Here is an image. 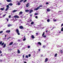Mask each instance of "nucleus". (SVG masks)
Wrapping results in <instances>:
<instances>
[{
	"label": "nucleus",
	"instance_id": "nucleus-43",
	"mask_svg": "<svg viewBox=\"0 0 63 63\" xmlns=\"http://www.w3.org/2000/svg\"><path fill=\"white\" fill-rule=\"evenodd\" d=\"M25 40H26V38H25L23 39V41H25Z\"/></svg>",
	"mask_w": 63,
	"mask_h": 63
},
{
	"label": "nucleus",
	"instance_id": "nucleus-49",
	"mask_svg": "<svg viewBox=\"0 0 63 63\" xmlns=\"http://www.w3.org/2000/svg\"><path fill=\"white\" fill-rule=\"evenodd\" d=\"M23 56V58H24V55H23L22 56Z\"/></svg>",
	"mask_w": 63,
	"mask_h": 63
},
{
	"label": "nucleus",
	"instance_id": "nucleus-64",
	"mask_svg": "<svg viewBox=\"0 0 63 63\" xmlns=\"http://www.w3.org/2000/svg\"><path fill=\"white\" fill-rule=\"evenodd\" d=\"M5 37H7V35H5Z\"/></svg>",
	"mask_w": 63,
	"mask_h": 63
},
{
	"label": "nucleus",
	"instance_id": "nucleus-57",
	"mask_svg": "<svg viewBox=\"0 0 63 63\" xmlns=\"http://www.w3.org/2000/svg\"><path fill=\"white\" fill-rule=\"evenodd\" d=\"M40 49H38V51L39 52L40 51Z\"/></svg>",
	"mask_w": 63,
	"mask_h": 63
},
{
	"label": "nucleus",
	"instance_id": "nucleus-34",
	"mask_svg": "<svg viewBox=\"0 0 63 63\" xmlns=\"http://www.w3.org/2000/svg\"><path fill=\"white\" fill-rule=\"evenodd\" d=\"M25 57L26 58H28V56L27 55H26L25 56Z\"/></svg>",
	"mask_w": 63,
	"mask_h": 63
},
{
	"label": "nucleus",
	"instance_id": "nucleus-33",
	"mask_svg": "<svg viewBox=\"0 0 63 63\" xmlns=\"http://www.w3.org/2000/svg\"><path fill=\"white\" fill-rule=\"evenodd\" d=\"M44 35H45V32H44L43 34H42V36H44Z\"/></svg>",
	"mask_w": 63,
	"mask_h": 63
},
{
	"label": "nucleus",
	"instance_id": "nucleus-16",
	"mask_svg": "<svg viewBox=\"0 0 63 63\" xmlns=\"http://www.w3.org/2000/svg\"><path fill=\"white\" fill-rule=\"evenodd\" d=\"M11 31H8L7 30L6 31V33H10Z\"/></svg>",
	"mask_w": 63,
	"mask_h": 63
},
{
	"label": "nucleus",
	"instance_id": "nucleus-23",
	"mask_svg": "<svg viewBox=\"0 0 63 63\" xmlns=\"http://www.w3.org/2000/svg\"><path fill=\"white\" fill-rule=\"evenodd\" d=\"M6 8H8V9H9V5H7L6 6Z\"/></svg>",
	"mask_w": 63,
	"mask_h": 63
},
{
	"label": "nucleus",
	"instance_id": "nucleus-7",
	"mask_svg": "<svg viewBox=\"0 0 63 63\" xmlns=\"http://www.w3.org/2000/svg\"><path fill=\"white\" fill-rule=\"evenodd\" d=\"M14 17L15 18H19V16H14Z\"/></svg>",
	"mask_w": 63,
	"mask_h": 63
},
{
	"label": "nucleus",
	"instance_id": "nucleus-36",
	"mask_svg": "<svg viewBox=\"0 0 63 63\" xmlns=\"http://www.w3.org/2000/svg\"><path fill=\"white\" fill-rule=\"evenodd\" d=\"M7 18L5 19L7 20V21H9V19Z\"/></svg>",
	"mask_w": 63,
	"mask_h": 63
},
{
	"label": "nucleus",
	"instance_id": "nucleus-32",
	"mask_svg": "<svg viewBox=\"0 0 63 63\" xmlns=\"http://www.w3.org/2000/svg\"><path fill=\"white\" fill-rule=\"evenodd\" d=\"M46 47V46H45V45H44L43 46V48H45V47Z\"/></svg>",
	"mask_w": 63,
	"mask_h": 63
},
{
	"label": "nucleus",
	"instance_id": "nucleus-8",
	"mask_svg": "<svg viewBox=\"0 0 63 63\" xmlns=\"http://www.w3.org/2000/svg\"><path fill=\"white\" fill-rule=\"evenodd\" d=\"M39 9L38 7L37 8H35L34 9V10L35 11H37Z\"/></svg>",
	"mask_w": 63,
	"mask_h": 63
},
{
	"label": "nucleus",
	"instance_id": "nucleus-3",
	"mask_svg": "<svg viewBox=\"0 0 63 63\" xmlns=\"http://www.w3.org/2000/svg\"><path fill=\"white\" fill-rule=\"evenodd\" d=\"M19 28H20V29H24V28H23V27L22 26H21L19 27Z\"/></svg>",
	"mask_w": 63,
	"mask_h": 63
},
{
	"label": "nucleus",
	"instance_id": "nucleus-29",
	"mask_svg": "<svg viewBox=\"0 0 63 63\" xmlns=\"http://www.w3.org/2000/svg\"><path fill=\"white\" fill-rule=\"evenodd\" d=\"M39 14L38 13H35L34 14V15H38Z\"/></svg>",
	"mask_w": 63,
	"mask_h": 63
},
{
	"label": "nucleus",
	"instance_id": "nucleus-26",
	"mask_svg": "<svg viewBox=\"0 0 63 63\" xmlns=\"http://www.w3.org/2000/svg\"><path fill=\"white\" fill-rule=\"evenodd\" d=\"M50 19H48L47 20V21L48 22H49L50 21Z\"/></svg>",
	"mask_w": 63,
	"mask_h": 63
},
{
	"label": "nucleus",
	"instance_id": "nucleus-46",
	"mask_svg": "<svg viewBox=\"0 0 63 63\" xmlns=\"http://www.w3.org/2000/svg\"><path fill=\"white\" fill-rule=\"evenodd\" d=\"M43 37H44V38H46V35H44L43 36Z\"/></svg>",
	"mask_w": 63,
	"mask_h": 63
},
{
	"label": "nucleus",
	"instance_id": "nucleus-2",
	"mask_svg": "<svg viewBox=\"0 0 63 63\" xmlns=\"http://www.w3.org/2000/svg\"><path fill=\"white\" fill-rule=\"evenodd\" d=\"M1 45V46H3V45H4V42H3L2 43V41H0V45Z\"/></svg>",
	"mask_w": 63,
	"mask_h": 63
},
{
	"label": "nucleus",
	"instance_id": "nucleus-11",
	"mask_svg": "<svg viewBox=\"0 0 63 63\" xmlns=\"http://www.w3.org/2000/svg\"><path fill=\"white\" fill-rule=\"evenodd\" d=\"M7 26L8 27H10V26H12V25H11V24H9L7 25Z\"/></svg>",
	"mask_w": 63,
	"mask_h": 63
},
{
	"label": "nucleus",
	"instance_id": "nucleus-18",
	"mask_svg": "<svg viewBox=\"0 0 63 63\" xmlns=\"http://www.w3.org/2000/svg\"><path fill=\"white\" fill-rule=\"evenodd\" d=\"M16 4L19 6V5H20V3L19 2H18Z\"/></svg>",
	"mask_w": 63,
	"mask_h": 63
},
{
	"label": "nucleus",
	"instance_id": "nucleus-25",
	"mask_svg": "<svg viewBox=\"0 0 63 63\" xmlns=\"http://www.w3.org/2000/svg\"><path fill=\"white\" fill-rule=\"evenodd\" d=\"M8 5L10 6H13V4L12 3H9V4Z\"/></svg>",
	"mask_w": 63,
	"mask_h": 63
},
{
	"label": "nucleus",
	"instance_id": "nucleus-62",
	"mask_svg": "<svg viewBox=\"0 0 63 63\" xmlns=\"http://www.w3.org/2000/svg\"><path fill=\"white\" fill-rule=\"evenodd\" d=\"M61 31H60L59 32V33H61Z\"/></svg>",
	"mask_w": 63,
	"mask_h": 63
},
{
	"label": "nucleus",
	"instance_id": "nucleus-12",
	"mask_svg": "<svg viewBox=\"0 0 63 63\" xmlns=\"http://www.w3.org/2000/svg\"><path fill=\"white\" fill-rule=\"evenodd\" d=\"M47 12H50V9L48 8L47 9Z\"/></svg>",
	"mask_w": 63,
	"mask_h": 63
},
{
	"label": "nucleus",
	"instance_id": "nucleus-30",
	"mask_svg": "<svg viewBox=\"0 0 63 63\" xmlns=\"http://www.w3.org/2000/svg\"><path fill=\"white\" fill-rule=\"evenodd\" d=\"M8 9H9V8H7L5 10V11H8Z\"/></svg>",
	"mask_w": 63,
	"mask_h": 63
},
{
	"label": "nucleus",
	"instance_id": "nucleus-27",
	"mask_svg": "<svg viewBox=\"0 0 63 63\" xmlns=\"http://www.w3.org/2000/svg\"><path fill=\"white\" fill-rule=\"evenodd\" d=\"M57 54L56 53L55 55L54 56L55 57H56V56H57Z\"/></svg>",
	"mask_w": 63,
	"mask_h": 63
},
{
	"label": "nucleus",
	"instance_id": "nucleus-63",
	"mask_svg": "<svg viewBox=\"0 0 63 63\" xmlns=\"http://www.w3.org/2000/svg\"><path fill=\"white\" fill-rule=\"evenodd\" d=\"M51 12H54V11H53V10H52Z\"/></svg>",
	"mask_w": 63,
	"mask_h": 63
},
{
	"label": "nucleus",
	"instance_id": "nucleus-55",
	"mask_svg": "<svg viewBox=\"0 0 63 63\" xmlns=\"http://www.w3.org/2000/svg\"><path fill=\"white\" fill-rule=\"evenodd\" d=\"M47 30H46V33H47Z\"/></svg>",
	"mask_w": 63,
	"mask_h": 63
},
{
	"label": "nucleus",
	"instance_id": "nucleus-38",
	"mask_svg": "<svg viewBox=\"0 0 63 63\" xmlns=\"http://www.w3.org/2000/svg\"><path fill=\"white\" fill-rule=\"evenodd\" d=\"M30 48V46H28V48Z\"/></svg>",
	"mask_w": 63,
	"mask_h": 63
},
{
	"label": "nucleus",
	"instance_id": "nucleus-15",
	"mask_svg": "<svg viewBox=\"0 0 63 63\" xmlns=\"http://www.w3.org/2000/svg\"><path fill=\"white\" fill-rule=\"evenodd\" d=\"M17 10H14L13 11V13H15V12H16L17 11Z\"/></svg>",
	"mask_w": 63,
	"mask_h": 63
},
{
	"label": "nucleus",
	"instance_id": "nucleus-45",
	"mask_svg": "<svg viewBox=\"0 0 63 63\" xmlns=\"http://www.w3.org/2000/svg\"><path fill=\"white\" fill-rule=\"evenodd\" d=\"M6 15V14H5L3 16V17H4V16H5Z\"/></svg>",
	"mask_w": 63,
	"mask_h": 63
},
{
	"label": "nucleus",
	"instance_id": "nucleus-20",
	"mask_svg": "<svg viewBox=\"0 0 63 63\" xmlns=\"http://www.w3.org/2000/svg\"><path fill=\"white\" fill-rule=\"evenodd\" d=\"M22 14V11H21L19 13V15H21Z\"/></svg>",
	"mask_w": 63,
	"mask_h": 63
},
{
	"label": "nucleus",
	"instance_id": "nucleus-61",
	"mask_svg": "<svg viewBox=\"0 0 63 63\" xmlns=\"http://www.w3.org/2000/svg\"><path fill=\"white\" fill-rule=\"evenodd\" d=\"M54 21H55V22L56 21V20H54Z\"/></svg>",
	"mask_w": 63,
	"mask_h": 63
},
{
	"label": "nucleus",
	"instance_id": "nucleus-37",
	"mask_svg": "<svg viewBox=\"0 0 63 63\" xmlns=\"http://www.w3.org/2000/svg\"><path fill=\"white\" fill-rule=\"evenodd\" d=\"M26 1H27V0H25L23 1V2L24 3H25L26 2Z\"/></svg>",
	"mask_w": 63,
	"mask_h": 63
},
{
	"label": "nucleus",
	"instance_id": "nucleus-5",
	"mask_svg": "<svg viewBox=\"0 0 63 63\" xmlns=\"http://www.w3.org/2000/svg\"><path fill=\"white\" fill-rule=\"evenodd\" d=\"M47 61H48V58H46L45 59V61L44 62H47Z\"/></svg>",
	"mask_w": 63,
	"mask_h": 63
},
{
	"label": "nucleus",
	"instance_id": "nucleus-14",
	"mask_svg": "<svg viewBox=\"0 0 63 63\" xmlns=\"http://www.w3.org/2000/svg\"><path fill=\"white\" fill-rule=\"evenodd\" d=\"M42 6H43V5H41L40 6L38 7V8L39 9L40 8H41V7H43Z\"/></svg>",
	"mask_w": 63,
	"mask_h": 63
},
{
	"label": "nucleus",
	"instance_id": "nucleus-58",
	"mask_svg": "<svg viewBox=\"0 0 63 63\" xmlns=\"http://www.w3.org/2000/svg\"><path fill=\"white\" fill-rule=\"evenodd\" d=\"M43 56V55H42L41 56V57H42Z\"/></svg>",
	"mask_w": 63,
	"mask_h": 63
},
{
	"label": "nucleus",
	"instance_id": "nucleus-17",
	"mask_svg": "<svg viewBox=\"0 0 63 63\" xmlns=\"http://www.w3.org/2000/svg\"><path fill=\"white\" fill-rule=\"evenodd\" d=\"M26 12H27V13H28L29 12V10H25Z\"/></svg>",
	"mask_w": 63,
	"mask_h": 63
},
{
	"label": "nucleus",
	"instance_id": "nucleus-48",
	"mask_svg": "<svg viewBox=\"0 0 63 63\" xmlns=\"http://www.w3.org/2000/svg\"><path fill=\"white\" fill-rule=\"evenodd\" d=\"M29 57H30L31 56V54H29Z\"/></svg>",
	"mask_w": 63,
	"mask_h": 63
},
{
	"label": "nucleus",
	"instance_id": "nucleus-59",
	"mask_svg": "<svg viewBox=\"0 0 63 63\" xmlns=\"http://www.w3.org/2000/svg\"><path fill=\"white\" fill-rule=\"evenodd\" d=\"M18 41L19 42H20V40H18Z\"/></svg>",
	"mask_w": 63,
	"mask_h": 63
},
{
	"label": "nucleus",
	"instance_id": "nucleus-60",
	"mask_svg": "<svg viewBox=\"0 0 63 63\" xmlns=\"http://www.w3.org/2000/svg\"><path fill=\"white\" fill-rule=\"evenodd\" d=\"M10 37H8V38L7 39H10Z\"/></svg>",
	"mask_w": 63,
	"mask_h": 63
},
{
	"label": "nucleus",
	"instance_id": "nucleus-19",
	"mask_svg": "<svg viewBox=\"0 0 63 63\" xmlns=\"http://www.w3.org/2000/svg\"><path fill=\"white\" fill-rule=\"evenodd\" d=\"M38 45H42V44L41 42H39L38 43Z\"/></svg>",
	"mask_w": 63,
	"mask_h": 63
},
{
	"label": "nucleus",
	"instance_id": "nucleus-42",
	"mask_svg": "<svg viewBox=\"0 0 63 63\" xmlns=\"http://www.w3.org/2000/svg\"><path fill=\"white\" fill-rule=\"evenodd\" d=\"M35 18H36L37 19H38V16H35Z\"/></svg>",
	"mask_w": 63,
	"mask_h": 63
},
{
	"label": "nucleus",
	"instance_id": "nucleus-39",
	"mask_svg": "<svg viewBox=\"0 0 63 63\" xmlns=\"http://www.w3.org/2000/svg\"><path fill=\"white\" fill-rule=\"evenodd\" d=\"M29 21H30V22H31V21H32V19H30L29 20Z\"/></svg>",
	"mask_w": 63,
	"mask_h": 63
},
{
	"label": "nucleus",
	"instance_id": "nucleus-22",
	"mask_svg": "<svg viewBox=\"0 0 63 63\" xmlns=\"http://www.w3.org/2000/svg\"><path fill=\"white\" fill-rule=\"evenodd\" d=\"M6 44H4L3 46V48H4L6 47Z\"/></svg>",
	"mask_w": 63,
	"mask_h": 63
},
{
	"label": "nucleus",
	"instance_id": "nucleus-53",
	"mask_svg": "<svg viewBox=\"0 0 63 63\" xmlns=\"http://www.w3.org/2000/svg\"><path fill=\"white\" fill-rule=\"evenodd\" d=\"M59 12H60L61 13V11H58V13H59Z\"/></svg>",
	"mask_w": 63,
	"mask_h": 63
},
{
	"label": "nucleus",
	"instance_id": "nucleus-31",
	"mask_svg": "<svg viewBox=\"0 0 63 63\" xmlns=\"http://www.w3.org/2000/svg\"><path fill=\"white\" fill-rule=\"evenodd\" d=\"M61 31H62L63 32V27H62L61 30Z\"/></svg>",
	"mask_w": 63,
	"mask_h": 63
},
{
	"label": "nucleus",
	"instance_id": "nucleus-41",
	"mask_svg": "<svg viewBox=\"0 0 63 63\" xmlns=\"http://www.w3.org/2000/svg\"><path fill=\"white\" fill-rule=\"evenodd\" d=\"M60 53H63V51L62 50H61Z\"/></svg>",
	"mask_w": 63,
	"mask_h": 63
},
{
	"label": "nucleus",
	"instance_id": "nucleus-44",
	"mask_svg": "<svg viewBox=\"0 0 63 63\" xmlns=\"http://www.w3.org/2000/svg\"><path fill=\"white\" fill-rule=\"evenodd\" d=\"M2 51L0 50V54H1V53H2Z\"/></svg>",
	"mask_w": 63,
	"mask_h": 63
},
{
	"label": "nucleus",
	"instance_id": "nucleus-40",
	"mask_svg": "<svg viewBox=\"0 0 63 63\" xmlns=\"http://www.w3.org/2000/svg\"><path fill=\"white\" fill-rule=\"evenodd\" d=\"M2 33H3V31H0V34Z\"/></svg>",
	"mask_w": 63,
	"mask_h": 63
},
{
	"label": "nucleus",
	"instance_id": "nucleus-4",
	"mask_svg": "<svg viewBox=\"0 0 63 63\" xmlns=\"http://www.w3.org/2000/svg\"><path fill=\"white\" fill-rule=\"evenodd\" d=\"M29 6V3H28L26 5V7H27V8H28Z\"/></svg>",
	"mask_w": 63,
	"mask_h": 63
},
{
	"label": "nucleus",
	"instance_id": "nucleus-51",
	"mask_svg": "<svg viewBox=\"0 0 63 63\" xmlns=\"http://www.w3.org/2000/svg\"><path fill=\"white\" fill-rule=\"evenodd\" d=\"M46 4L47 5H48V2H46Z\"/></svg>",
	"mask_w": 63,
	"mask_h": 63
},
{
	"label": "nucleus",
	"instance_id": "nucleus-47",
	"mask_svg": "<svg viewBox=\"0 0 63 63\" xmlns=\"http://www.w3.org/2000/svg\"><path fill=\"white\" fill-rule=\"evenodd\" d=\"M9 18H11V16L9 15Z\"/></svg>",
	"mask_w": 63,
	"mask_h": 63
},
{
	"label": "nucleus",
	"instance_id": "nucleus-1",
	"mask_svg": "<svg viewBox=\"0 0 63 63\" xmlns=\"http://www.w3.org/2000/svg\"><path fill=\"white\" fill-rule=\"evenodd\" d=\"M16 32L18 35H20V33H19V31L18 29H16Z\"/></svg>",
	"mask_w": 63,
	"mask_h": 63
},
{
	"label": "nucleus",
	"instance_id": "nucleus-21",
	"mask_svg": "<svg viewBox=\"0 0 63 63\" xmlns=\"http://www.w3.org/2000/svg\"><path fill=\"white\" fill-rule=\"evenodd\" d=\"M5 8H1L0 9V10H1V11H3V10Z\"/></svg>",
	"mask_w": 63,
	"mask_h": 63
},
{
	"label": "nucleus",
	"instance_id": "nucleus-28",
	"mask_svg": "<svg viewBox=\"0 0 63 63\" xmlns=\"http://www.w3.org/2000/svg\"><path fill=\"white\" fill-rule=\"evenodd\" d=\"M34 22H32L31 23V24H33L34 23Z\"/></svg>",
	"mask_w": 63,
	"mask_h": 63
},
{
	"label": "nucleus",
	"instance_id": "nucleus-24",
	"mask_svg": "<svg viewBox=\"0 0 63 63\" xmlns=\"http://www.w3.org/2000/svg\"><path fill=\"white\" fill-rule=\"evenodd\" d=\"M17 52L18 53H20V51L18 49H17Z\"/></svg>",
	"mask_w": 63,
	"mask_h": 63
},
{
	"label": "nucleus",
	"instance_id": "nucleus-35",
	"mask_svg": "<svg viewBox=\"0 0 63 63\" xmlns=\"http://www.w3.org/2000/svg\"><path fill=\"white\" fill-rule=\"evenodd\" d=\"M24 1V0H20V2H22L23 1Z\"/></svg>",
	"mask_w": 63,
	"mask_h": 63
},
{
	"label": "nucleus",
	"instance_id": "nucleus-6",
	"mask_svg": "<svg viewBox=\"0 0 63 63\" xmlns=\"http://www.w3.org/2000/svg\"><path fill=\"white\" fill-rule=\"evenodd\" d=\"M7 2H12V0H6Z\"/></svg>",
	"mask_w": 63,
	"mask_h": 63
},
{
	"label": "nucleus",
	"instance_id": "nucleus-50",
	"mask_svg": "<svg viewBox=\"0 0 63 63\" xmlns=\"http://www.w3.org/2000/svg\"><path fill=\"white\" fill-rule=\"evenodd\" d=\"M30 15V16L31 17V16H33V15Z\"/></svg>",
	"mask_w": 63,
	"mask_h": 63
},
{
	"label": "nucleus",
	"instance_id": "nucleus-10",
	"mask_svg": "<svg viewBox=\"0 0 63 63\" xmlns=\"http://www.w3.org/2000/svg\"><path fill=\"white\" fill-rule=\"evenodd\" d=\"M13 43H14V42H11V43H10L9 44V46H11V45H12V44H13Z\"/></svg>",
	"mask_w": 63,
	"mask_h": 63
},
{
	"label": "nucleus",
	"instance_id": "nucleus-9",
	"mask_svg": "<svg viewBox=\"0 0 63 63\" xmlns=\"http://www.w3.org/2000/svg\"><path fill=\"white\" fill-rule=\"evenodd\" d=\"M32 12H33V11L32 10H30V13H29V14H30Z\"/></svg>",
	"mask_w": 63,
	"mask_h": 63
},
{
	"label": "nucleus",
	"instance_id": "nucleus-13",
	"mask_svg": "<svg viewBox=\"0 0 63 63\" xmlns=\"http://www.w3.org/2000/svg\"><path fill=\"white\" fill-rule=\"evenodd\" d=\"M32 39H34L35 38V37L33 35H32Z\"/></svg>",
	"mask_w": 63,
	"mask_h": 63
},
{
	"label": "nucleus",
	"instance_id": "nucleus-52",
	"mask_svg": "<svg viewBox=\"0 0 63 63\" xmlns=\"http://www.w3.org/2000/svg\"><path fill=\"white\" fill-rule=\"evenodd\" d=\"M38 34L39 33H36V34L37 35H38Z\"/></svg>",
	"mask_w": 63,
	"mask_h": 63
},
{
	"label": "nucleus",
	"instance_id": "nucleus-56",
	"mask_svg": "<svg viewBox=\"0 0 63 63\" xmlns=\"http://www.w3.org/2000/svg\"><path fill=\"white\" fill-rule=\"evenodd\" d=\"M2 55H3V54H1L0 55V56H2Z\"/></svg>",
	"mask_w": 63,
	"mask_h": 63
},
{
	"label": "nucleus",
	"instance_id": "nucleus-54",
	"mask_svg": "<svg viewBox=\"0 0 63 63\" xmlns=\"http://www.w3.org/2000/svg\"><path fill=\"white\" fill-rule=\"evenodd\" d=\"M63 26V24H62L61 25V26Z\"/></svg>",
	"mask_w": 63,
	"mask_h": 63
}]
</instances>
